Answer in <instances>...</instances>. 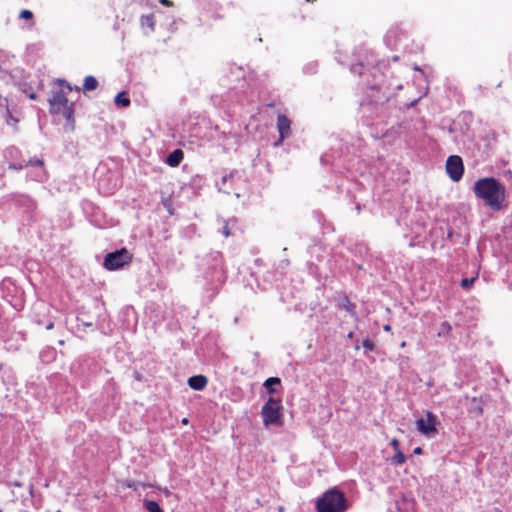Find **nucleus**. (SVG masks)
<instances>
[{"label":"nucleus","instance_id":"nucleus-28","mask_svg":"<svg viewBox=\"0 0 512 512\" xmlns=\"http://www.w3.org/2000/svg\"><path fill=\"white\" fill-rule=\"evenodd\" d=\"M160 3L166 6H172V2L169 0H160Z\"/></svg>","mask_w":512,"mask_h":512},{"label":"nucleus","instance_id":"nucleus-27","mask_svg":"<svg viewBox=\"0 0 512 512\" xmlns=\"http://www.w3.org/2000/svg\"><path fill=\"white\" fill-rule=\"evenodd\" d=\"M160 491L167 497H169L171 495V492L169 489L167 488H160Z\"/></svg>","mask_w":512,"mask_h":512},{"label":"nucleus","instance_id":"nucleus-26","mask_svg":"<svg viewBox=\"0 0 512 512\" xmlns=\"http://www.w3.org/2000/svg\"><path fill=\"white\" fill-rule=\"evenodd\" d=\"M345 301L347 303V311L350 312L351 314H354V310H353V305L349 302V300L347 298H345Z\"/></svg>","mask_w":512,"mask_h":512},{"label":"nucleus","instance_id":"nucleus-22","mask_svg":"<svg viewBox=\"0 0 512 512\" xmlns=\"http://www.w3.org/2000/svg\"><path fill=\"white\" fill-rule=\"evenodd\" d=\"M362 346L363 348H365L367 351H372L374 349V343L373 341H371L370 339H364L362 341Z\"/></svg>","mask_w":512,"mask_h":512},{"label":"nucleus","instance_id":"nucleus-13","mask_svg":"<svg viewBox=\"0 0 512 512\" xmlns=\"http://www.w3.org/2000/svg\"><path fill=\"white\" fill-rule=\"evenodd\" d=\"M98 81L93 76H86L84 79L83 87L87 91H93L97 88Z\"/></svg>","mask_w":512,"mask_h":512},{"label":"nucleus","instance_id":"nucleus-32","mask_svg":"<svg viewBox=\"0 0 512 512\" xmlns=\"http://www.w3.org/2000/svg\"><path fill=\"white\" fill-rule=\"evenodd\" d=\"M29 98H30V99H35V98H36L35 93L30 94V95H29Z\"/></svg>","mask_w":512,"mask_h":512},{"label":"nucleus","instance_id":"nucleus-33","mask_svg":"<svg viewBox=\"0 0 512 512\" xmlns=\"http://www.w3.org/2000/svg\"><path fill=\"white\" fill-rule=\"evenodd\" d=\"M384 330L389 331L390 330V326L389 325H385L384 326Z\"/></svg>","mask_w":512,"mask_h":512},{"label":"nucleus","instance_id":"nucleus-23","mask_svg":"<svg viewBox=\"0 0 512 512\" xmlns=\"http://www.w3.org/2000/svg\"><path fill=\"white\" fill-rule=\"evenodd\" d=\"M390 446L393 448L394 452L400 450L399 441L396 438H393L390 441Z\"/></svg>","mask_w":512,"mask_h":512},{"label":"nucleus","instance_id":"nucleus-12","mask_svg":"<svg viewBox=\"0 0 512 512\" xmlns=\"http://www.w3.org/2000/svg\"><path fill=\"white\" fill-rule=\"evenodd\" d=\"M27 165H32V166H37L39 168L37 174H36V180L37 181H43L45 179V171L43 169V162L42 160H30L27 164H25V166Z\"/></svg>","mask_w":512,"mask_h":512},{"label":"nucleus","instance_id":"nucleus-36","mask_svg":"<svg viewBox=\"0 0 512 512\" xmlns=\"http://www.w3.org/2000/svg\"><path fill=\"white\" fill-rule=\"evenodd\" d=\"M414 69L417 70V71L420 70L418 66H415Z\"/></svg>","mask_w":512,"mask_h":512},{"label":"nucleus","instance_id":"nucleus-5","mask_svg":"<svg viewBox=\"0 0 512 512\" xmlns=\"http://www.w3.org/2000/svg\"><path fill=\"white\" fill-rule=\"evenodd\" d=\"M131 261V255L126 249H121L106 255L104 266L108 270H116L128 264Z\"/></svg>","mask_w":512,"mask_h":512},{"label":"nucleus","instance_id":"nucleus-3","mask_svg":"<svg viewBox=\"0 0 512 512\" xmlns=\"http://www.w3.org/2000/svg\"><path fill=\"white\" fill-rule=\"evenodd\" d=\"M282 401L279 398L270 397L261 409L263 424L266 428L282 425Z\"/></svg>","mask_w":512,"mask_h":512},{"label":"nucleus","instance_id":"nucleus-17","mask_svg":"<svg viewBox=\"0 0 512 512\" xmlns=\"http://www.w3.org/2000/svg\"><path fill=\"white\" fill-rule=\"evenodd\" d=\"M280 379L277 377H270L264 382V387L267 389L269 393H274L275 389L273 385H279Z\"/></svg>","mask_w":512,"mask_h":512},{"label":"nucleus","instance_id":"nucleus-14","mask_svg":"<svg viewBox=\"0 0 512 512\" xmlns=\"http://www.w3.org/2000/svg\"><path fill=\"white\" fill-rule=\"evenodd\" d=\"M406 462V456L401 450L395 452V455L390 459V463L393 466H400Z\"/></svg>","mask_w":512,"mask_h":512},{"label":"nucleus","instance_id":"nucleus-35","mask_svg":"<svg viewBox=\"0 0 512 512\" xmlns=\"http://www.w3.org/2000/svg\"><path fill=\"white\" fill-rule=\"evenodd\" d=\"M182 422H183L184 424H186L188 421H187V419H186V418H184V419L182 420Z\"/></svg>","mask_w":512,"mask_h":512},{"label":"nucleus","instance_id":"nucleus-6","mask_svg":"<svg viewBox=\"0 0 512 512\" xmlns=\"http://www.w3.org/2000/svg\"><path fill=\"white\" fill-rule=\"evenodd\" d=\"M436 425L437 417L430 411H426L425 417L416 420L417 430L425 436L435 434L437 431Z\"/></svg>","mask_w":512,"mask_h":512},{"label":"nucleus","instance_id":"nucleus-18","mask_svg":"<svg viewBox=\"0 0 512 512\" xmlns=\"http://www.w3.org/2000/svg\"><path fill=\"white\" fill-rule=\"evenodd\" d=\"M452 327L448 322H442L438 330L439 337H446L451 333Z\"/></svg>","mask_w":512,"mask_h":512},{"label":"nucleus","instance_id":"nucleus-24","mask_svg":"<svg viewBox=\"0 0 512 512\" xmlns=\"http://www.w3.org/2000/svg\"><path fill=\"white\" fill-rule=\"evenodd\" d=\"M222 233L225 237H229L230 236V230H229V227H228V224L226 223L223 227V230H222Z\"/></svg>","mask_w":512,"mask_h":512},{"label":"nucleus","instance_id":"nucleus-16","mask_svg":"<svg viewBox=\"0 0 512 512\" xmlns=\"http://www.w3.org/2000/svg\"><path fill=\"white\" fill-rule=\"evenodd\" d=\"M115 104L120 107H128L130 105V99L125 96V92H120L115 97Z\"/></svg>","mask_w":512,"mask_h":512},{"label":"nucleus","instance_id":"nucleus-37","mask_svg":"<svg viewBox=\"0 0 512 512\" xmlns=\"http://www.w3.org/2000/svg\"><path fill=\"white\" fill-rule=\"evenodd\" d=\"M0 512H2V511L0 510Z\"/></svg>","mask_w":512,"mask_h":512},{"label":"nucleus","instance_id":"nucleus-34","mask_svg":"<svg viewBox=\"0 0 512 512\" xmlns=\"http://www.w3.org/2000/svg\"><path fill=\"white\" fill-rule=\"evenodd\" d=\"M405 346H406V342H405V341H403V342L401 343V347L403 348V347H405Z\"/></svg>","mask_w":512,"mask_h":512},{"label":"nucleus","instance_id":"nucleus-7","mask_svg":"<svg viewBox=\"0 0 512 512\" xmlns=\"http://www.w3.org/2000/svg\"><path fill=\"white\" fill-rule=\"evenodd\" d=\"M446 171L453 181H459L464 172L462 159L457 155L449 156L446 161Z\"/></svg>","mask_w":512,"mask_h":512},{"label":"nucleus","instance_id":"nucleus-9","mask_svg":"<svg viewBox=\"0 0 512 512\" xmlns=\"http://www.w3.org/2000/svg\"><path fill=\"white\" fill-rule=\"evenodd\" d=\"M277 128L279 131V140L277 145L281 143L290 134V121L285 115H278Z\"/></svg>","mask_w":512,"mask_h":512},{"label":"nucleus","instance_id":"nucleus-19","mask_svg":"<svg viewBox=\"0 0 512 512\" xmlns=\"http://www.w3.org/2000/svg\"><path fill=\"white\" fill-rule=\"evenodd\" d=\"M141 24H142V26H148L150 29H153V27H154L153 17L151 15L142 16Z\"/></svg>","mask_w":512,"mask_h":512},{"label":"nucleus","instance_id":"nucleus-21","mask_svg":"<svg viewBox=\"0 0 512 512\" xmlns=\"http://www.w3.org/2000/svg\"><path fill=\"white\" fill-rule=\"evenodd\" d=\"M474 281H475V278H474V277H473V278H470V279H467V278H466V279H463V280L461 281V286H462V288H464V289H469V288L473 285Z\"/></svg>","mask_w":512,"mask_h":512},{"label":"nucleus","instance_id":"nucleus-15","mask_svg":"<svg viewBox=\"0 0 512 512\" xmlns=\"http://www.w3.org/2000/svg\"><path fill=\"white\" fill-rule=\"evenodd\" d=\"M143 505L148 512H164L154 500H144Z\"/></svg>","mask_w":512,"mask_h":512},{"label":"nucleus","instance_id":"nucleus-1","mask_svg":"<svg viewBox=\"0 0 512 512\" xmlns=\"http://www.w3.org/2000/svg\"><path fill=\"white\" fill-rule=\"evenodd\" d=\"M473 192L492 210L499 211L502 209L506 190L497 179L486 177L477 180L474 183Z\"/></svg>","mask_w":512,"mask_h":512},{"label":"nucleus","instance_id":"nucleus-25","mask_svg":"<svg viewBox=\"0 0 512 512\" xmlns=\"http://www.w3.org/2000/svg\"><path fill=\"white\" fill-rule=\"evenodd\" d=\"M361 67H362V65H361V64H357V65H355V66H353V67H352V71H353L354 73H358L359 75H361V74H362V71H361V69H360Z\"/></svg>","mask_w":512,"mask_h":512},{"label":"nucleus","instance_id":"nucleus-4","mask_svg":"<svg viewBox=\"0 0 512 512\" xmlns=\"http://www.w3.org/2000/svg\"><path fill=\"white\" fill-rule=\"evenodd\" d=\"M50 103V111L54 114H60L66 118L69 122H74L73 114L74 108L73 104L69 103L65 93L63 91H58L53 94V96L49 99Z\"/></svg>","mask_w":512,"mask_h":512},{"label":"nucleus","instance_id":"nucleus-20","mask_svg":"<svg viewBox=\"0 0 512 512\" xmlns=\"http://www.w3.org/2000/svg\"><path fill=\"white\" fill-rule=\"evenodd\" d=\"M20 19L31 20L33 18V13L30 10L24 9L19 14Z\"/></svg>","mask_w":512,"mask_h":512},{"label":"nucleus","instance_id":"nucleus-2","mask_svg":"<svg viewBox=\"0 0 512 512\" xmlns=\"http://www.w3.org/2000/svg\"><path fill=\"white\" fill-rule=\"evenodd\" d=\"M347 508L345 495L336 488L327 490L316 502L317 512H345Z\"/></svg>","mask_w":512,"mask_h":512},{"label":"nucleus","instance_id":"nucleus-29","mask_svg":"<svg viewBox=\"0 0 512 512\" xmlns=\"http://www.w3.org/2000/svg\"><path fill=\"white\" fill-rule=\"evenodd\" d=\"M414 454H416V455H420V454H422V448H421V447H416V448L414 449Z\"/></svg>","mask_w":512,"mask_h":512},{"label":"nucleus","instance_id":"nucleus-31","mask_svg":"<svg viewBox=\"0 0 512 512\" xmlns=\"http://www.w3.org/2000/svg\"><path fill=\"white\" fill-rule=\"evenodd\" d=\"M9 167L13 168V169H21V168H23V165H20V166L16 167L15 165L11 164Z\"/></svg>","mask_w":512,"mask_h":512},{"label":"nucleus","instance_id":"nucleus-11","mask_svg":"<svg viewBox=\"0 0 512 512\" xmlns=\"http://www.w3.org/2000/svg\"><path fill=\"white\" fill-rule=\"evenodd\" d=\"M183 159V152L182 150H174L168 157H167V164L171 167L178 166L180 162Z\"/></svg>","mask_w":512,"mask_h":512},{"label":"nucleus","instance_id":"nucleus-30","mask_svg":"<svg viewBox=\"0 0 512 512\" xmlns=\"http://www.w3.org/2000/svg\"><path fill=\"white\" fill-rule=\"evenodd\" d=\"M54 327V324L52 322H50L47 326H46V329L47 330H50Z\"/></svg>","mask_w":512,"mask_h":512},{"label":"nucleus","instance_id":"nucleus-8","mask_svg":"<svg viewBox=\"0 0 512 512\" xmlns=\"http://www.w3.org/2000/svg\"><path fill=\"white\" fill-rule=\"evenodd\" d=\"M396 512H415V499L409 495H403L396 503Z\"/></svg>","mask_w":512,"mask_h":512},{"label":"nucleus","instance_id":"nucleus-10","mask_svg":"<svg viewBox=\"0 0 512 512\" xmlns=\"http://www.w3.org/2000/svg\"><path fill=\"white\" fill-rule=\"evenodd\" d=\"M188 385L194 390H203L207 385V378L203 375L192 376L188 379Z\"/></svg>","mask_w":512,"mask_h":512}]
</instances>
